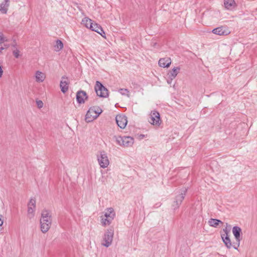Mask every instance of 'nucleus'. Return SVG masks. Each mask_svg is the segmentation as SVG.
<instances>
[{
	"instance_id": "33",
	"label": "nucleus",
	"mask_w": 257,
	"mask_h": 257,
	"mask_svg": "<svg viewBox=\"0 0 257 257\" xmlns=\"http://www.w3.org/2000/svg\"><path fill=\"white\" fill-rule=\"evenodd\" d=\"M3 74V70L2 69V66L0 65V77L2 76Z\"/></svg>"
},
{
	"instance_id": "1",
	"label": "nucleus",
	"mask_w": 257,
	"mask_h": 257,
	"mask_svg": "<svg viewBox=\"0 0 257 257\" xmlns=\"http://www.w3.org/2000/svg\"><path fill=\"white\" fill-rule=\"evenodd\" d=\"M40 228L43 233L47 232L52 224V215L50 211L44 209L41 212Z\"/></svg>"
},
{
	"instance_id": "6",
	"label": "nucleus",
	"mask_w": 257,
	"mask_h": 257,
	"mask_svg": "<svg viewBox=\"0 0 257 257\" xmlns=\"http://www.w3.org/2000/svg\"><path fill=\"white\" fill-rule=\"evenodd\" d=\"M95 90L97 95L99 97H106L108 95V90L99 81L96 82Z\"/></svg>"
},
{
	"instance_id": "13",
	"label": "nucleus",
	"mask_w": 257,
	"mask_h": 257,
	"mask_svg": "<svg viewBox=\"0 0 257 257\" xmlns=\"http://www.w3.org/2000/svg\"><path fill=\"white\" fill-rule=\"evenodd\" d=\"M232 233L235 237L236 241L237 242V246H239V242L241 239L240 234L241 233V228L237 226H234L232 228Z\"/></svg>"
},
{
	"instance_id": "26",
	"label": "nucleus",
	"mask_w": 257,
	"mask_h": 257,
	"mask_svg": "<svg viewBox=\"0 0 257 257\" xmlns=\"http://www.w3.org/2000/svg\"><path fill=\"white\" fill-rule=\"evenodd\" d=\"M101 223L104 226L108 225L111 223V220L108 219V218L105 217L103 215L101 216Z\"/></svg>"
},
{
	"instance_id": "11",
	"label": "nucleus",
	"mask_w": 257,
	"mask_h": 257,
	"mask_svg": "<svg viewBox=\"0 0 257 257\" xmlns=\"http://www.w3.org/2000/svg\"><path fill=\"white\" fill-rule=\"evenodd\" d=\"M213 33L218 35H227L230 32L226 26H221L214 29L212 30Z\"/></svg>"
},
{
	"instance_id": "21",
	"label": "nucleus",
	"mask_w": 257,
	"mask_h": 257,
	"mask_svg": "<svg viewBox=\"0 0 257 257\" xmlns=\"http://www.w3.org/2000/svg\"><path fill=\"white\" fill-rule=\"evenodd\" d=\"M35 78L37 82H43L46 78V75L41 71H37L35 73Z\"/></svg>"
},
{
	"instance_id": "9",
	"label": "nucleus",
	"mask_w": 257,
	"mask_h": 257,
	"mask_svg": "<svg viewBox=\"0 0 257 257\" xmlns=\"http://www.w3.org/2000/svg\"><path fill=\"white\" fill-rule=\"evenodd\" d=\"M149 122L153 125L159 126L161 123L160 113L156 111H152L150 114Z\"/></svg>"
},
{
	"instance_id": "38",
	"label": "nucleus",
	"mask_w": 257,
	"mask_h": 257,
	"mask_svg": "<svg viewBox=\"0 0 257 257\" xmlns=\"http://www.w3.org/2000/svg\"><path fill=\"white\" fill-rule=\"evenodd\" d=\"M238 247V246L237 245V246L236 245H234L233 246L234 248L235 249H237Z\"/></svg>"
},
{
	"instance_id": "28",
	"label": "nucleus",
	"mask_w": 257,
	"mask_h": 257,
	"mask_svg": "<svg viewBox=\"0 0 257 257\" xmlns=\"http://www.w3.org/2000/svg\"><path fill=\"white\" fill-rule=\"evenodd\" d=\"M8 42H9V39L3 33H0V45H2L3 43Z\"/></svg>"
},
{
	"instance_id": "23",
	"label": "nucleus",
	"mask_w": 257,
	"mask_h": 257,
	"mask_svg": "<svg viewBox=\"0 0 257 257\" xmlns=\"http://www.w3.org/2000/svg\"><path fill=\"white\" fill-rule=\"evenodd\" d=\"M82 23L85 25L86 28L90 29H92V26L94 23L92 20L86 17L82 20Z\"/></svg>"
},
{
	"instance_id": "7",
	"label": "nucleus",
	"mask_w": 257,
	"mask_h": 257,
	"mask_svg": "<svg viewBox=\"0 0 257 257\" xmlns=\"http://www.w3.org/2000/svg\"><path fill=\"white\" fill-rule=\"evenodd\" d=\"M187 189L184 188L181 190L180 194L176 196L175 200L174 201L172 206L174 210L178 209L184 199L187 192Z\"/></svg>"
},
{
	"instance_id": "30",
	"label": "nucleus",
	"mask_w": 257,
	"mask_h": 257,
	"mask_svg": "<svg viewBox=\"0 0 257 257\" xmlns=\"http://www.w3.org/2000/svg\"><path fill=\"white\" fill-rule=\"evenodd\" d=\"M19 53L20 51L17 48H16L13 51V54L16 58H18L19 57Z\"/></svg>"
},
{
	"instance_id": "35",
	"label": "nucleus",
	"mask_w": 257,
	"mask_h": 257,
	"mask_svg": "<svg viewBox=\"0 0 257 257\" xmlns=\"http://www.w3.org/2000/svg\"><path fill=\"white\" fill-rule=\"evenodd\" d=\"M5 49V48L3 47L2 45H0V53L2 52L3 50Z\"/></svg>"
},
{
	"instance_id": "10",
	"label": "nucleus",
	"mask_w": 257,
	"mask_h": 257,
	"mask_svg": "<svg viewBox=\"0 0 257 257\" xmlns=\"http://www.w3.org/2000/svg\"><path fill=\"white\" fill-rule=\"evenodd\" d=\"M115 120L117 125L120 128H125L127 123V117L125 115L122 114L117 115L115 117Z\"/></svg>"
},
{
	"instance_id": "36",
	"label": "nucleus",
	"mask_w": 257,
	"mask_h": 257,
	"mask_svg": "<svg viewBox=\"0 0 257 257\" xmlns=\"http://www.w3.org/2000/svg\"><path fill=\"white\" fill-rule=\"evenodd\" d=\"M14 48H16L17 43L15 41H14V43L12 45Z\"/></svg>"
},
{
	"instance_id": "18",
	"label": "nucleus",
	"mask_w": 257,
	"mask_h": 257,
	"mask_svg": "<svg viewBox=\"0 0 257 257\" xmlns=\"http://www.w3.org/2000/svg\"><path fill=\"white\" fill-rule=\"evenodd\" d=\"M171 64V60L170 58H161L159 61V65L162 67H168Z\"/></svg>"
},
{
	"instance_id": "29",
	"label": "nucleus",
	"mask_w": 257,
	"mask_h": 257,
	"mask_svg": "<svg viewBox=\"0 0 257 257\" xmlns=\"http://www.w3.org/2000/svg\"><path fill=\"white\" fill-rule=\"evenodd\" d=\"M230 225H228V224L226 223V227L223 229V232H224V234H225V236L226 235H228V233L230 231Z\"/></svg>"
},
{
	"instance_id": "32",
	"label": "nucleus",
	"mask_w": 257,
	"mask_h": 257,
	"mask_svg": "<svg viewBox=\"0 0 257 257\" xmlns=\"http://www.w3.org/2000/svg\"><path fill=\"white\" fill-rule=\"evenodd\" d=\"M4 221L2 219V215L0 214V227L3 224Z\"/></svg>"
},
{
	"instance_id": "16",
	"label": "nucleus",
	"mask_w": 257,
	"mask_h": 257,
	"mask_svg": "<svg viewBox=\"0 0 257 257\" xmlns=\"http://www.w3.org/2000/svg\"><path fill=\"white\" fill-rule=\"evenodd\" d=\"M106 218H108V219L112 221V220L114 219L115 213L114 211V209L111 208H107L105 210L104 212V215H103Z\"/></svg>"
},
{
	"instance_id": "37",
	"label": "nucleus",
	"mask_w": 257,
	"mask_h": 257,
	"mask_svg": "<svg viewBox=\"0 0 257 257\" xmlns=\"http://www.w3.org/2000/svg\"><path fill=\"white\" fill-rule=\"evenodd\" d=\"M172 80H171V79H170L169 78H168V79L167 80V82L168 84H171V82H172Z\"/></svg>"
},
{
	"instance_id": "25",
	"label": "nucleus",
	"mask_w": 257,
	"mask_h": 257,
	"mask_svg": "<svg viewBox=\"0 0 257 257\" xmlns=\"http://www.w3.org/2000/svg\"><path fill=\"white\" fill-rule=\"evenodd\" d=\"M63 48V44L61 40H58L54 45V49L56 52L59 51Z\"/></svg>"
},
{
	"instance_id": "27",
	"label": "nucleus",
	"mask_w": 257,
	"mask_h": 257,
	"mask_svg": "<svg viewBox=\"0 0 257 257\" xmlns=\"http://www.w3.org/2000/svg\"><path fill=\"white\" fill-rule=\"evenodd\" d=\"M118 92L122 95L126 96L128 97H130V91L127 89L124 88H120L118 90Z\"/></svg>"
},
{
	"instance_id": "15",
	"label": "nucleus",
	"mask_w": 257,
	"mask_h": 257,
	"mask_svg": "<svg viewBox=\"0 0 257 257\" xmlns=\"http://www.w3.org/2000/svg\"><path fill=\"white\" fill-rule=\"evenodd\" d=\"M10 1L4 0L0 3V13L3 14H6L10 6Z\"/></svg>"
},
{
	"instance_id": "14",
	"label": "nucleus",
	"mask_w": 257,
	"mask_h": 257,
	"mask_svg": "<svg viewBox=\"0 0 257 257\" xmlns=\"http://www.w3.org/2000/svg\"><path fill=\"white\" fill-rule=\"evenodd\" d=\"M87 98L86 93L83 90L78 91L76 94V99L77 102L81 104L84 103L85 100Z\"/></svg>"
},
{
	"instance_id": "3",
	"label": "nucleus",
	"mask_w": 257,
	"mask_h": 257,
	"mask_svg": "<svg viewBox=\"0 0 257 257\" xmlns=\"http://www.w3.org/2000/svg\"><path fill=\"white\" fill-rule=\"evenodd\" d=\"M97 160L100 168H106L109 165L107 154L104 151H100L97 154Z\"/></svg>"
},
{
	"instance_id": "8",
	"label": "nucleus",
	"mask_w": 257,
	"mask_h": 257,
	"mask_svg": "<svg viewBox=\"0 0 257 257\" xmlns=\"http://www.w3.org/2000/svg\"><path fill=\"white\" fill-rule=\"evenodd\" d=\"M28 215L30 218H33L35 215L36 210V200L35 198H31L28 203Z\"/></svg>"
},
{
	"instance_id": "31",
	"label": "nucleus",
	"mask_w": 257,
	"mask_h": 257,
	"mask_svg": "<svg viewBox=\"0 0 257 257\" xmlns=\"http://www.w3.org/2000/svg\"><path fill=\"white\" fill-rule=\"evenodd\" d=\"M36 103L38 108H41L43 106V103L41 100H37Z\"/></svg>"
},
{
	"instance_id": "22",
	"label": "nucleus",
	"mask_w": 257,
	"mask_h": 257,
	"mask_svg": "<svg viewBox=\"0 0 257 257\" xmlns=\"http://www.w3.org/2000/svg\"><path fill=\"white\" fill-rule=\"evenodd\" d=\"M221 238L226 246L228 248H230L231 247L232 244L228 235L225 236V234H221Z\"/></svg>"
},
{
	"instance_id": "2",
	"label": "nucleus",
	"mask_w": 257,
	"mask_h": 257,
	"mask_svg": "<svg viewBox=\"0 0 257 257\" xmlns=\"http://www.w3.org/2000/svg\"><path fill=\"white\" fill-rule=\"evenodd\" d=\"M102 112V110L99 107L93 106L90 107L87 111L85 115L86 121L91 122L96 119Z\"/></svg>"
},
{
	"instance_id": "20",
	"label": "nucleus",
	"mask_w": 257,
	"mask_h": 257,
	"mask_svg": "<svg viewBox=\"0 0 257 257\" xmlns=\"http://www.w3.org/2000/svg\"><path fill=\"white\" fill-rule=\"evenodd\" d=\"M180 70V68L179 67H174L171 71L168 72L167 74L168 78L171 79V80H173L176 77Z\"/></svg>"
},
{
	"instance_id": "19",
	"label": "nucleus",
	"mask_w": 257,
	"mask_h": 257,
	"mask_svg": "<svg viewBox=\"0 0 257 257\" xmlns=\"http://www.w3.org/2000/svg\"><path fill=\"white\" fill-rule=\"evenodd\" d=\"M91 30L99 34L103 38H105V34L102 28L100 25H98L97 24L94 23Z\"/></svg>"
},
{
	"instance_id": "17",
	"label": "nucleus",
	"mask_w": 257,
	"mask_h": 257,
	"mask_svg": "<svg viewBox=\"0 0 257 257\" xmlns=\"http://www.w3.org/2000/svg\"><path fill=\"white\" fill-rule=\"evenodd\" d=\"M224 6L226 9L232 10L236 7V5L234 0H224Z\"/></svg>"
},
{
	"instance_id": "5",
	"label": "nucleus",
	"mask_w": 257,
	"mask_h": 257,
	"mask_svg": "<svg viewBox=\"0 0 257 257\" xmlns=\"http://www.w3.org/2000/svg\"><path fill=\"white\" fill-rule=\"evenodd\" d=\"M113 229L109 228L104 233L101 244L106 247H109L112 243L113 237Z\"/></svg>"
},
{
	"instance_id": "12",
	"label": "nucleus",
	"mask_w": 257,
	"mask_h": 257,
	"mask_svg": "<svg viewBox=\"0 0 257 257\" xmlns=\"http://www.w3.org/2000/svg\"><path fill=\"white\" fill-rule=\"evenodd\" d=\"M69 84V81L68 78L65 76H62L60 81V87L61 90L63 93H65L68 91Z\"/></svg>"
},
{
	"instance_id": "4",
	"label": "nucleus",
	"mask_w": 257,
	"mask_h": 257,
	"mask_svg": "<svg viewBox=\"0 0 257 257\" xmlns=\"http://www.w3.org/2000/svg\"><path fill=\"white\" fill-rule=\"evenodd\" d=\"M114 138L118 145L124 147H131L134 143V139L131 137L114 136Z\"/></svg>"
},
{
	"instance_id": "24",
	"label": "nucleus",
	"mask_w": 257,
	"mask_h": 257,
	"mask_svg": "<svg viewBox=\"0 0 257 257\" xmlns=\"http://www.w3.org/2000/svg\"><path fill=\"white\" fill-rule=\"evenodd\" d=\"M220 223L222 224L223 222L221 220L217 219L211 218L208 221L209 225L214 227H217Z\"/></svg>"
},
{
	"instance_id": "34",
	"label": "nucleus",
	"mask_w": 257,
	"mask_h": 257,
	"mask_svg": "<svg viewBox=\"0 0 257 257\" xmlns=\"http://www.w3.org/2000/svg\"><path fill=\"white\" fill-rule=\"evenodd\" d=\"M3 47L5 48V49H7L10 47V45L8 44H4Z\"/></svg>"
}]
</instances>
